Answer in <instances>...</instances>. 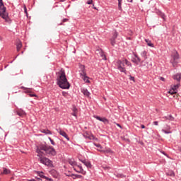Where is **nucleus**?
<instances>
[{
  "mask_svg": "<svg viewBox=\"0 0 181 181\" xmlns=\"http://www.w3.org/2000/svg\"><path fill=\"white\" fill-rule=\"evenodd\" d=\"M21 88L22 90H28V88L25 87V86H21Z\"/></svg>",
  "mask_w": 181,
  "mask_h": 181,
  "instance_id": "3c124183",
  "label": "nucleus"
},
{
  "mask_svg": "<svg viewBox=\"0 0 181 181\" xmlns=\"http://www.w3.org/2000/svg\"><path fill=\"white\" fill-rule=\"evenodd\" d=\"M115 40H115L114 38H110V43H111L112 46H115Z\"/></svg>",
  "mask_w": 181,
  "mask_h": 181,
  "instance_id": "4c0bfd02",
  "label": "nucleus"
},
{
  "mask_svg": "<svg viewBox=\"0 0 181 181\" xmlns=\"http://www.w3.org/2000/svg\"><path fill=\"white\" fill-rule=\"evenodd\" d=\"M0 6H4V2L2 0H0Z\"/></svg>",
  "mask_w": 181,
  "mask_h": 181,
  "instance_id": "603ef678",
  "label": "nucleus"
},
{
  "mask_svg": "<svg viewBox=\"0 0 181 181\" xmlns=\"http://www.w3.org/2000/svg\"><path fill=\"white\" fill-rule=\"evenodd\" d=\"M162 132H164V134H172L170 126L167 125L166 129H163Z\"/></svg>",
  "mask_w": 181,
  "mask_h": 181,
  "instance_id": "4be33fe9",
  "label": "nucleus"
},
{
  "mask_svg": "<svg viewBox=\"0 0 181 181\" xmlns=\"http://www.w3.org/2000/svg\"><path fill=\"white\" fill-rule=\"evenodd\" d=\"M59 2H66V0H60Z\"/></svg>",
  "mask_w": 181,
  "mask_h": 181,
  "instance_id": "bf43d9fd",
  "label": "nucleus"
},
{
  "mask_svg": "<svg viewBox=\"0 0 181 181\" xmlns=\"http://www.w3.org/2000/svg\"><path fill=\"white\" fill-rule=\"evenodd\" d=\"M71 176L73 177V179H81V177H83L82 175L77 174H72Z\"/></svg>",
  "mask_w": 181,
  "mask_h": 181,
  "instance_id": "473e14b6",
  "label": "nucleus"
},
{
  "mask_svg": "<svg viewBox=\"0 0 181 181\" xmlns=\"http://www.w3.org/2000/svg\"><path fill=\"white\" fill-rule=\"evenodd\" d=\"M21 54H23V51L21 52Z\"/></svg>",
  "mask_w": 181,
  "mask_h": 181,
  "instance_id": "69168bd1",
  "label": "nucleus"
},
{
  "mask_svg": "<svg viewBox=\"0 0 181 181\" xmlns=\"http://www.w3.org/2000/svg\"><path fill=\"white\" fill-rule=\"evenodd\" d=\"M168 93L170 94L171 95H173V94L177 93L175 92L172 88H170V90L168 91Z\"/></svg>",
  "mask_w": 181,
  "mask_h": 181,
  "instance_id": "e433bc0d",
  "label": "nucleus"
},
{
  "mask_svg": "<svg viewBox=\"0 0 181 181\" xmlns=\"http://www.w3.org/2000/svg\"><path fill=\"white\" fill-rule=\"evenodd\" d=\"M118 1V9L119 11H122V6H121L122 4V0H117Z\"/></svg>",
  "mask_w": 181,
  "mask_h": 181,
  "instance_id": "f704fd0d",
  "label": "nucleus"
},
{
  "mask_svg": "<svg viewBox=\"0 0 181 181\" xmlns=\"http://www.w3.org/2000/svg\"><path fill=\"white\" fill-rule=\"evenodd\" d=\"M153 125H156V127H158V125H159V122H158V121H154V122H153Z\"/></svg>",
  "mask_w": 181,
  "mask_h": 181,
  "instance_id": "49530a36",
  "label": "nucleus"
},
{
  "mask_svg": "<svg viewBox=\"0 0 181 181\" xmlns=\"http://www.w3.org/2000/svg\"><path fill=\"white\" fill-rule=\"evenodd\" d=\"M93 9H97V7H94V6H93Z\"/></svg>",
  "mask_w": 181,
  "mask_h": 181,
  "instance_id": "0e129e2a",
  "label": "nucleus"
},
{
  "mask_svg": "<svg viewBox=\"0 0 181 181\" xmlns=\"http://www.w3.org/2000/svg\"><path fill=\"white\" fill-rule=\"evenodd\" d=\"M60 25H63V23H61Z\"/></svg>",
  "mask_w": 181,
  "mask_h": 181,
  "instance_id": "774afa93",
  "label": "nucleus"
},
{
  "mask_svg": "<svg viewBox=\"0 0 181 181\" xmlns=\"http://www.w3.org/2000/svg\"><path fill=\"white\" fill-rule=\"evenodd\" d=\"M173 80H176V81H177L178 83H180V80H181V74H175L173 76Z\"/></svg>",
  "mask_w": 181,
  "mask_h": 181,
  "instance_id": "412c9836",
  "label": "nucleus"
},
{
  "mask_svg": "<svg viewBox=\"0 0 181 181\" xmlns=\"http://www.w3.org/2000/svg\"><path fill=\"white\" fill-rule=\"evenodd\" d=\"M24 12L28 15V8H26V6H24Z\"/></svg>",
  "mask_w": 181,
  "mask_h": 181,
  "instance_id": "09e8293b",
  "label": "nucleus"
},
{
  "mask_svg": "<svg viewBox=\"0 0 181 181\" xmlns=\"http://www.w3.org/2000/svg\"><path fill=\"white\" fill-rule=\"evenodd\" d=\"M0 16L7 21L8 19V13H6V7L5 6H0Z\"/></svg>",
  "mask_w": 181,
  "mask_h": 181,
  "instance_id": "423d86ee",
  "label": "nucleus"
},
{
  "mask_svg": "<svg viewBox=\"0 0 181 181\" xmlns=\"http://www.w3.org/2000/svg\"><path fill=\"white\" fill-rule=\"evenodd\" d=\"M48 139L51 142V144H52L53 146L56 145V143L54 142V141H53V139H52L51 137H48Z\"/></svg>",
  "mask_w": 181,
  "mask_h": 181,
  "instance_id": "58836bf2",
  "label": "nucleus"
},
{
  "mask_svg": "<svg viewBox=\"0 0 181 181\" xmlns=\"http://www.w3.org/2000/svg\"><path fill=\"white\" fill-rule=\"evenodd\" d=\"M179 87H180V83H177L176 85L171 86V88L177 93Z\"/></svg>",
  "mask_w": 181,
  "mask_h": 181,
  "instance_id": "bb28decb",
  "label": "nucleus"
},
{
  "mask_svg": "<svg viewBox=\"0 0 181 181\" xmlns=\"http://www.w3.org/2000/svg\"><path fill=\"white\" fill-rule=\"evenodd\" d=\"M69 165L73 166V168H74V166H77V163L76 161H74V160H71V159L69 160Z\"/></svg>",
  "mask_w": 181,
  "mask_h": 181,
  "instance_id": "2f4dec72",
  "label": "nucleus"
},
{
  "mask_svg": "<svg viewBox=\"0 0 181 181\" xmlns=\"http://www.w3.org/2000/svg\"><path fill=\"white\" fill-rule=\"evenodd\" d=\"M116 177H119L120 179H124V177H127V175L122 174V173H117V174H115Z\"/></svg>",
  "mask_w": 181,
  "mask_h": 181,
  "instance_id": "7c9ffc66",
  "label": "nucleus"
},
{
  "mask_svg": "<svg viewBox=\"0 0 181 181\" xmlns=\"http://www.w3.org/2000/svg\"><path fill=\"white\" fill-rule=\"evenodd\" d=\"M141 56L144 59V60H146L148 59V52L146 51H143L141 52Z\"/></svg>",
  "mask_w": 181,
  "mask_h": 181,
  "instance_id": "a878e982",
  "label": "nucleus"
},
{
  "mask_svg": "<svg viewBox=\"0 0 181 181\" xmlns=\"http://www.w3.org/2000/svg\"><path fill=\"white\" fill-rule=\"evenodd\" d=\"M58 132L60 135H62V136H64V138H66V139H67V141H70V138L69 137V136L67 135V133H66V132H64L62 129H59V131Z\"/></svg>",
  "mask_w": 181,
  "mask_h": 181,
  "instance_id": "f8f14e48",
  "label": "nucleus"
},
{
  "mask_svg": "<svg viewBox=\"0 0 181 181\" xmlns=\"http://www.w3.org/2000/svg\"><path fill=\"white\" fill-rule=\"evenodd\" d=\"M27 181H35V179L27 180Z\"/></svg>",
  "mask_w": 181,
  "mask_h": 181,
  "instance_id": "4d7b16f0",
  "label": "nucleus"
},
{
  "mask_svg": "<svg viewBox=\"0 0 181 181\" xmlns=\"http://www.w3.org/2000/svg\"><path fill=\"white\" fill-rule=\"evenodd\" d=\"M127 2H132V0H127Z\"/></svg>",
  "mask_w": 181,
  "mask_h": 181,
  "instance_id": "680f3d73",
  "label": "nucleus"
},
{
  "mask_svg": "<svg viewBox=\"0 0 181 181\" xmlns=\"http://www.w3.org/2000/svg\"><path fill=\"white\" fill-rule=\"evenodd\" d=\"M16 113L17 114V115H18L19 117H25V115H26V112L24 111L22 109H20L18 110H17L16 112Z\"/></svg>",
  "mask_w": 181,
  "mask_h": 181,
  "instance_id": "dca6fc26",
  "label": "nucleus"
},
{
  "mask_svg": "<svg viewBox=\"0 0 181 181\" xmlns=\"http://www.w3.org/2000/svg\"><path fill=\"white\" fill-rule=\"evenodd\" d=\"M94 118H95V119H98V121H100V122H103L104 124H110V121L105 117L103 118L100 116H94Z\"/></svg>",
  "mask_w": 181,
  "mask_h": 181,
  "instance_id": "1a4fd4ad",
  "label": "nucleus"
},
{
  "mask_svg": "<svg viewBox=\"0 0 181 181\" xmlns=\"http://www.w3.org/2000/svg\"><path fill=\"white\" fill-rule=\"evenodd\" d=\"M26 90L25 91V93L26 94H30V93H32V91H30V90H32L31 88H28V89H25Z\"/></svg>",
  "mask_w": 181,
  "mask_h": 181,
  "instance_id": "37998d69",
  "label": "nucleus"
},
{
  "mask_svg": "<svg viewBox=\"0 0 181 181\" xmlns=\"http://www.w3.org/2000/svg\"><path fill=\"white\" fill-rule=\"evenodd\" d=\"M87 4L88 5H91L93 4V0H88Z\"/></svg>",
  "mask_w": 181,
  "mask_h": 181,
  "instance_id": "de8ad7c7",
  "label": "nucleus"
},
{
  "mask_svg": "<svg viewBox=\"0 0 181 181\" xmlns=\"http://www.w3.org/2000/svg\"><path fill=\"white\" fill-rule=\"evenodd\" d=\"M96 52H98L100 57H102L103 60H107V57L105 56V54H104V52L103 51V49H97Z\"/></svg>",
  "mask_w": 181,
  "mask_h": 181,
  "instance_id": "4468645a",
  "label": "nucleus"
},
{
  "mask_svg": "<svg viewBox=\"0 0 181 181\" xmlns=\"http://www.w3.org/2000/svg\"><path fill=\"white\" fill-rule=\"evenodd\" d=\"M81 78H82L85 83H91V81H90V77H88L87 75L81 77Z\"/></svg>",
  "mask_w": 181,
  "mask_h": 181,
  "instance_id": "b1692460",
  "label": "nucleus"
},
{
  "mask_svg": "<svg viewBox=\"0 0 181 181\" xmlns=\"http://www.w3.org/2000/svg\"><path fill=\"white\" fill-rule=\"evenodd\" d=\"M88 139H89L90 141H97L98 139L95 136H94V135L90 134L88 136Z\"/></svg>",
  "mask_w": 181,
  "mask_h": 181,
  "instance_id": "72a5a7b5",
  "label": "nucleus"
},
{
  "mask_svg": "<svg viewBox=\"0 0 181 181\" xmlns=\"http://www.w3.org/2000/svg\"><path fill=\"white\" fill-rule=\"evenodd\" d=\"M72 111L73 112L71 113V115H73V117H75L77 119V114L78 112V109H77V107H76V105H73L72 106Z\"/></svg>",
  "mask_w": 181,
  "mask_h": 181,
  "instance_id": "9b49d317",
  "label": "nucleus"
},
{
  "mask_svg": "<svg viewBox=\"0 0 181 181\" xmlns=\"http://www.w3.org/2000/svg\"><path fill=\"white\" fill-rule=\"evenodd\" d=\"M171 57L172 59H170V63H171L174 67H176L178 63L177 60L180 59L179 52H177V51L173 52Z\"/></svg>",
  "mask_w": 181,
  "mask_h": 181,
  "instance_id": "39448f33",
  "label": "nucleus"
},
{
  "mask_svg": "<svg viewBox=\"0 0 181 181\" xmlns=\"http://www.w3.org/2000/svg\"><path fill=\"white\" fill-rule=\"evenodd\" d=\"M117 37H118V32H117V30H114L112 33V39L117 40Z\"/></svg>",
  "mask_w": 181,
  "mask_h": 181,
  "instance_id": "c85d7f7f",
  "label": "nucleus"
},
{
  "mask_svg": "<svg viewBox=\"0 0 181 181\" xmlns=\"http://www.w3.org/2000/svg\"><path fill=\"white\" fill-rule=\"evenodd\" d=\"M179 151H180V152H181V147L179 148Z\"/></svg>",
  "mask_w": 181,
  "mask_h": 181,
  "instance_id": "e2e57ef3",
  "label": "nucleus"
},
{
  "mask_svg": "<svg viewBox=\"0 0 181 181\" xmlns=\"http://www.w3.org/2000/svg\"><path fill=\"white\" fill-rule=\"evenodd\" d=\"M37 173L38 176H40V177H41V179H45L46 180H49V181L53 180H52V178H49V177L45 176L43 175V172L40 173V172L37 171Z\"/></svg>",
  "mask_w": 181,
  "mask_h": 181,
  "instance_id": "2eb2a0df",
  "label": "nucleus"
},
{
  "mask_svg": "<svg viewBox=\"0 0 181 181\" xmlns=\"http://www.w3.org/2000/svg\"><path fill=\"white\" fill-rule=\"evenodd\" d=\"M18 56H19V54L16 57H16H17Z\"/></svg>",
  "mask_w": 181,
  "mask_h": 181,
  "instance_id": "338daca9",
  "label": "nucleus"
},
{
  "mask_svg": "<svg viewBox=\"0 0 181 181\" xmlns=\"http://www.w3.org/2000/svg\"><path fill=\"white\" fill-rule=\"evenodd\" d=\"M167 176H171L172 177H175V172L173 170H170L166 173Z\"/></svg>",
  "mask_w": 181,
  "mask_h": 181,
  "instance_id": "cd10ccee",
  "label": "nucleus"
},
{
  "mask_svg": "<svg viewBox=\"0 0 181 181\" xmlns=\"http://www.w3.org/2000/svg\"><path fill=\"white\" fill-rule=\"evenodd\" d=\"M81 162H82V163H83V165H85V166H86V168H88V169H91V163L90 161H88L86 160H81Z\"/></svg>",
  "mask_w": 181,
  "mask_h": 181,
  "instance_id": "6ab92c4d",
  "label": "nucleus"
},
{
  "mask_svg": "<svg viewBox=\"0 0 181 181\" xmlns=\"http://www.w3.org/2000/svg\"><path fill=\"white\" fill-rule=\"evenodd\" d=\"M99 152H102L103 153H114V151L108 147L105 148L103 150H99Z\"/></svg>",
  "mask_w": 181,
  "mask_h": 181,
  "instance_id": "ddd939ff",
  "label": "nucleus"
},
{
  "mask_svg": "<svg viewBox=\"0 0 181 181\" xmlns=\"http://www.w3.org/2000/svg\"><path fill=\"white\" fill-rule=\"evenodd\" d=\"M37 156H40L45 153L47 156H56L57 155V151L52 146H49L47 144H40L37 147L36 149Z\"/></svg>",
  "mask_w": 181,
  "mask_h": 181,
  "instance_id": "f03ea898",
  "label": "nucleus"
},
{
  "mask_svg": "<svg viewBox=\"0 0 181 181\" xmlns=\"http://www.w3.org/2000/svg\"><path fill=\"white\" fill-rule=\"evenodd\" d=\"M160 80L161 81H165V78H163V77L161 76V77H160Z\"/></svg>",
  "mask_w": 181,
  "mask_h": 181,
  "instance_id": "864d4df0",
  "label": "nucleus"
},
{
  "mask_svg": "<svg viewBox=\"0 0 181 181\" xmlns=\"http://www.w3.org/2000/svg\"><path fill=\"white\" fill-rule=\"evenodd\" d=\"M134 57L132 59V63H134V64H139L141 63V57L138 56V54L134 53Z\"/></svg>",
  "mask_w": 181,
  "mask_h": 181,
  "instance_id": "6e6552de",
  "label": "nucleus"
},
{
  "mask_svg": "<svg viewBox=\"0 0 181 181\" xmlns=\"http://www.w3.org/2000/svg\"><path fill=\"white\" fill-rule=\"evenodd\" d=\"M28 95H29V97H37V95H36V94H35V93H32V92L28 94Z\"/></svg>",
  "mask_w": 181,
  "mask_h": 181,
  "instance_id": "ea45409f",
  "label": "nucleus"
},
{
  "mask_svg": "<svg viewBox=\"0 0 181 181\" xmlns=\"http://www.w3.org/2000/svg\"><path fill=\"white\" fill-rule=\"evenodd\" d=\"M57 84L62 90H69L70 88V83L67 81L66 77V71L64 69H61V70L57 72Z\"/></svg>",
  "mask_w": 181,
  "mask_h": 181,
  "instance_id": "f257e3e1",
  "label": "nucleus"
},
{
  "mask_svg": "<svg viewBox=\"0 0 181 181\" xmlns=\"http://www.w3.org/2000/svg\"><path fill=\"white\" fill-rule=\"evenodd\" d=\"M42 156H43V154H40V156H38V158H40V163H42V165L48 166L49 168H53V161H52L48 158Z\"/></svg>",
  "mask_w": 181,
  "mask_h": 181,
  "instance_id": "20e7f679",
  "label": "nucleus"
},
{
  "mask_svg": "<svg viewBox=\"0 0 181 181\" xmlns=\"http://www.w3.org/2000/svg\"><path fill=\"white\" fill-rule=\"evenodd\" d=\"M141 128L142 129H144V128H145V125H144V124H141Z\"/></svg>",
  "mask_w": 181,
  "mask_h": 181,
  "instance_id": "6e6d98bb",
  "label": "nucleus"
},
{
  "mask_svg": "<svg viewBox=\"0 0 181 181\" xmlns=\"http://www.w3.org/2000/svg\"><path fill=\"white\" fill-rule=\"evenodd\" d=\"M129 80L130 81H134V83H135V77L132 76H129Z\"/></svg>",
  "mask_w": 181,
  "mask_h": 181,
  "instance_id": "79ce46f5",
  "label": "nucleus"
},
{
  "mask_svg": "<svg viewBox=\"0 0 181 181\" xmlns=\"http://www.w3.org/2000/svg\"><path fill=\"white\" fill-rule=\"evenodd\" d=\"M42 134H49V135H52V132H50V130L47 129H43L42 131Z\"/></svg>",
  "mask_w": 181,
  "mask_h": 181,
  "instance_id": "c9c22d12",
  "label": "nucleus"
},
{
  "mask_svg": "<svg viewBox=\"0 0 181 181\" xmlns=\"http://www.w3.org/2000/svg\"><path fill=\"white\" fill-rule=\"evenodd\" d=\"M95 146H96V148H100V151L103 149V146H101V145L100 144H94Z\"/></svg>",
  "mask_w": 181,
  "mask_h": 181,
  "instance_id": "a19ab883",
  "label": "nucleus"
},
{
  "mask_svg": "<svg viewBox=\"0 0 181 181\" xmlns=\"http://www.w3.org/2000/svg\"><path fill=\"white\" fill-rule=\"evenodd\" d=\"M162 118H163V119H164L163 121H168H168H175V117H173V116H172V115L163 117Z\"/></svg>",
  "mask_w": 181,
  "mask_h": 181,
  "instance_id": "f3484780",
  "label": "nucleus"
},
{
  "mask_svg": "<svg viewBox=\"0 0 181 181\" xmlns=\"http://www.w3.org/2000/svg\"><path fill=\"white\" fill-rule=\"evenodd\" d=\"M81 93H83V95H86V97H90V95H91V93H90L88 90H87V88H86L81 89Z\"/></svg>",
  "mask_w": 181,
  "mask_h": 181,
  "instance_id": "aec40b11",
  "label": "nucleus"
},
{
  "mask_svg": "<svg viewBox=\"0 0 181 181\" xmlns=\"http://www.w3.org/2000/svg\"><path fill=\"white\" fill-rule=\"evenodd\" d=\"M9 173H11V170L6 168H3V172H1V175H9Z\"/></svg>",
  "mask_w": 181,
  "mask_h": 181,
  "instance_id": "393cba45",
  "label": "nucleus"
},
{
  "mask_svg": "<svg viewBox=\"0 0 181 181\" xmlns=\"http://www.w3.org/2000/svg\"><path fill=\"white\" fill-rule=\"evenodd\" d=\"M145 42L146 43H147L148 46H149L150 47H153V43H152V42L151 40H149V39H145Z\"/></svg>",
  "mask_w": 181,
  "mask_h": 181,
  "instance_id": "c756f323",
  "label": "nucleus"
},
{
  "mask_svg": "<svg viewBox=\"0 0 181 181\" xmlns=\"http://www.w3.org/2000/svg\"><path fill=\"white\" fill-rule=\"evenodd\" d=\"M116 125H117V127H119V128H120L121 129H122V126H121V124L117 123Z\"/></svg>",
  "mask_w": 181,
  "mask_h": 181,
  "instance_id": "8fccbe9b",
  "label": "nucleus"
},
{
  "mask_svg": "<svg viewBox=\"0 0 181 181\" xmlns=\"http://www.w3.org/2000/svg\"><path fill=\"white\" fill-rule=\"evenodd\" d=\"M156 13H157V15H158V16H160V18H162V19L164 21H166V15H165L163 12L158 10L156 11Z\"/></svg>",
  "mask_w": 181,
  "mask_h": 181,
  "instance_id": "a211bd4d",
  "label": "nucleus"
},
{
  "mask_svg": "<svg viewBox=\"0 0 181 181\" xmlns=\"http://www.w3.org/2000/svg\"><path fill=\"white\" fill-rule=\"evenodd\" d=\"M16 45L17 52H19L21 49H22V42L18 40L16 42Z\"/></svg>",
  "mask_w": 181,
  "mask_h": 181,
  "instance_id": "5701e85b",
  "label": "nucleus"
},
{
  "mask_svg": "<svg viewBox=\"0 0 181 181\" xmlns=\"http://www.w3.org/2000/svg\"><path fill=\"white\" fill-rule=\"evenodd\" d=\"M125 64L128 67H132V64H131V62L128 61L127 59H119L116 62V66L117 67V69L120 71L121 73H124V74H127V69H125Z\"/></svg>",
  "mask_w": 181,
  "mask_h": 181,
  "instance_id": "7ed1b4c3",
  "label": "nucleus"
},
{
  "mask_svg": "<svg viewBox=\"0 0 181 181\" xmlns=\"http://www.w3.org/2000/svg\"><path fill=\"white\" fill-rule=\"evenodd\" d=\"M78 170H77V168ZM76 168H74V170H75V172H76L77 173H82V175H84V173H86V172H84V170L83 169V167L81 165H77Z\"/></svg>",
  "mask_w": 181,
  "mask_h": 181,
  "instance_id": "9d476101",
  "label": "nucleus"
},
{
  "mask_svg": "<svg viewBox=\"0 0 181 181\" xmlns=\"http://www.w3.org/2000/svg\"><path fill=\"white\" fill-rule=\"evenodd\" d=\"M79 76L80 77H83L84 76H87V71H86V66L83 64L79 65Z\"/></svg>",
  "mask_w": 181,
  "mask_h": 181,
  "instance_id": "0eeeda50",
  "label": "nucleus"
},
{
  "mask_svg": "<svg viewBox=\"0 0 181 181\" xmlns=\"http://www.w3.org/2000/svg\"><path fill=\"white\" fill-rule=\"evenodd\" d=\"M68 21H69V19H67V18H64V19L62 20V22L64 23V22H67Z\"/></svg>",
  "mask_w": 181,
  "mask_h": 181,
  "instance_id": "5fc2aeb1",
  "label": "nucleus"
},
{
  "mask_svg": "<svg viewBox=\"0 0 181 181\" xmlns=\"http://www.w3.org/2000/svg\"><path fill=\"white\" fill-rule=\"evenodd\" d=\"M90 135H88V134L86 133V134H83V138H86V139H88V136Z\"/></svg>",
  "mask_w": 181,
  "mask_h": 181,
  "instance_id": "c03bdc74",
  "label": "nucleus"
},
{
  "mask_svg": "<svg viewBox=\"0 0 181 181\" xmlns=\"http://www.w3.org/2000/svg\"><path fill=\"white\" fill-rule=\"evenodd\" d=\"M163 155H165L166 156V153H165V151L162 152Z\"/></svg>",
  "mask_w": 181,
  "mask_h": 181,
  "instance_id": "052dcab7",
  "label": "nucleus"
},
{
  "mask_svg": "<svg viewBox=\"0 0 181 181\" xmlns=\"http://www.w3.org/2000/svg\"><path fill=\"white\" fill-rule=\"evenodd\" d=\"M69 93H67V92H64V91L62 92L63 97H67Z\"/></svg>",
  "mask_w": 181,
  "mask_h": 181,
  "instance_id": "a18cd8bd",
  "label": "nucleus"
},
{
  "mask_svg": "<svg viewBox=\"0 0 181 181\" xmlns=\"http://www.w3.org/2000/svg\"><path fill=\"white\" fill-rule=\"evenodd\" d=\"M37 179L38 181H42L41 178L37 177Z\"/></svg>",
  "mask_w": 181,
  "mask_h": 181,
  "instance_id": "13d9d810",
  "label": "nucleus"
}]
</instances>
